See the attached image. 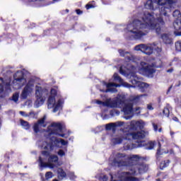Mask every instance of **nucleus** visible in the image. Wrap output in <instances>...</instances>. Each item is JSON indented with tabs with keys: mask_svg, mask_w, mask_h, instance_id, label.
I'll return each instance as SVG.
<instances>
[{
	"mask_svg": "<svg viewBox=\"0 0 181 181\" xmlns=\"http://www.w3.org/2000/svg\"><path fill=\"white\" fill-rule=\"evenodd\" d=\"M21 127L24 128V129H29L30 128V125H29V122L25 120H21Z\"/></svg>",
	"mask_w": 181,
	"mask_h": 181,
	"instance_id": "24",
	"label": "nucleus"
},
{
	"mask_svg": "<svg viewBox=\"0 0 181 181\" xmlns=\"http://www.w3.org/2000/svg\"><path fill=\"white\" fill-rule=\"evenodd\" d=\"M35 87V81L33 79H30L27 85L24 87L21 95V98L22 100H26L32 93H33V88Z\"/></svg>",
	"mask_w": 181,
	"mask_h": 181,
	"instance_id": "11",
	"label": "nucleus"
},
{
	"mask_svg": "<svg viewBox=\"0 0 181 181\" xmlns=\"http://www.w3.org/2000/svg\"><path fill=\"white\" fill-rule=\"evenodd\" d=\"M139 160V156H125L123 153H117L113 161L112 162V166H116L119 168L121 166H131L130 169H132V172L134 170L139 173H145L148 170V165L146 164H138Z\"/></svg>",
	"mask_w": 181,
	"mask_h": 181,
	"instance_id": "4",
	"label": "nucleus"
},
{
	"mask_svg": "<svg viewBox=\"0 0 181 181\" xmlns=\"http://www.w3.org/2000/svg\"><path fill=\"white\" fill-rule=\"evenodd\" d=\"M135 111L137 112V114H141V107H136Z\"/></svg>",
	"mask_w": 181,
	"mask_h": 181,
	"instance_id": "38",
	"label": "nucleus"
},
{
	"mask_svg": "<svg viewBox=\"0 0 181 181\" xmlns=\"http://www.w3.org/2000/svg\"><path fill=\"white\" fill-rule=\"evenodd\" d=\"M76 11L77 15H81V13H83V11H81L80 9H76Z\"/></svg>",
	"mask_w": 181,
	"mask_h": 181,
	"instance_id": "39",
	"label": "nucleus"
},
{
	"mask_svg": "<svg viewBox=\"0 0 181 181\" xmlns=\"http://www.w3.org/2000/svg\"><path fill=\"white\" fill-rule=\"evenodd\" d=\"M152 125H153V130L155 131V132H158V124L153 122Z\"/></svg>",
	"mask_w": 181,
	"mask_h": 181,
	"instance_id": "34",
	"label": "nucleus"
},
{
	"mask_svg": "<svg viewBox=\"0 0 181 181\" xmlns=\"http://www.w3.org/2000/svg\"><path fill=\"white\" fill-rule=\"evenodd\" d=\"M144 127H145V122L142 120H132L130 122L129 129H132V131H136V129H144Z\"/></svg>",
	"mask_w": 181,
	"mask_h": 181,
	"instance_id": "13",
	"label": "nucleus"
},
{
	"mask_svg": "<svg viewBox=\"0 0 181 181\" xmlns=\"http://www.w3.org/2000/svg\"><path fill=\"white\" fill-rule=\"evenodd\" d=\"M175 4H176V0H148L144 5L145 8L155 11L156 9L155 5L161 6L158 10L159 14L156 11L139 14L138 18L127 25V35L134 39H141L142 36L148 34V29H155L157 35H160L162 26L165 25L163 17H165V22H170V16L168 14V12H170Z\"/></svg>",
	"mask_w": 181,
	"mask_h": 181,
	"instance_id": "1",
	"label": "nucleus"
},
{
	"mask_svg": "<svg viewBox=\"0 0 181 181\" xmlns=\"http://www.w3.org/2000/svg\"><path fill=\"white\" fill-rule=\"evenodd\" d=\"M170 135H171V136H173V135H175V132H170Z\"/></svg>",
	"mask_w": 181,
	"mask_h": 181,
	"instance_id": "45",
	"label": "nucleus"
},
{
	"mask_svg": "<svg viewBox=\"0 0 181 181\" xmlns=\"http://www.w3.org/2000/svg\"><path fill=\"white\" fill-rule=\"evenodd\" d=\"M124 122L118 121L115 123H109L106 124L105 129L107 131H111L112 130L113 132H115L117 131V128L119 127H124Z\"/></svg>",
	"mask_w": 181,
	"mask_h": 181,
	"instance_id": "14",
	"label": "nucleus"
},
{
	"mask_svg": "<svg viewBox=\"0 0 181 181\" xmlns=\"http://www.w3.org/2000/svg\"><path fill=\"white\" fill-rule=\"evenodd\" d=\"M147 109L150 110V111H152L153 110V107H152L151 104L147 105Z\"/></svg>",
	"mask_w": 181,
	"mask_h": 181,
	"instance_id": "36",
	"label": "nucleus"
},
{
	"mask_svg": "<svg viewBox=\"0 0 181 181\" xmlns=\"http://www.w3.org/2000/svg\"><path fill=\"white\" fill-rule=\"evenodd\" d=\"M148 135V132L144 130L137 132H129V129H121L120 133L112 139V144L113 145H120L124 141H127L124 143V148L127 151H131V149H135V148H142L145 146V141H141Z\"/></svg>",
	"mask_w": 181,
	"mask_h": 181,
	"instance_id": "2",
	"label": "nucleus"
},
{
	"mask_svg": "<svg viewBox=\"0 0 181 181\" xmlns=\"http://www.w3.org/2000/svg\"><path fill=\"white\" fill-rule=\"evenodd\" d=\"M173 16L176 19V21H180L181 19V13L179 10H175L173 13Z\"/></svg>",
	"mask_w": 181,
	"mask_h": 181,
	"instance_id": "22",
	"label": "nucleus"
},
{
	"mask_svg": "<svg viewBox=\"0 0 181 181\" xmlns=\"http://www.w3.org/2000/svg\"><path fill=\"white\" fill-rule=\"evenodd\" d=\"M169 163H170V160H166L160 163V168L163 170L165 168H168L169 166Z\"/></svg>",
	"mask_w": 181,
	"mask_h": 181,
	"instance_id": "23",
	"label": "nucleus"
},
{
	"mask_svg": "<svg viewBox=\"0 0 181 181\" xmlns=\"http://www.w3.org/2000/svg\"><path fill=\"white\" fill-rule=\"evenodd\" d=\"M54 1V2H57V1H59V0H53Z\"/></svg>",
	"mask_w": 181,
	"mask_h": 181,
	"instance_id": "48",
	"label": "nucleus"
},
{
	"mask_svg": "<svg viewBox=\"0 0 181 181\" xmlns=\"http://www.w3.org/2000/svg\"><path fill=\"white\" fill-rule=\"evenodd\" d=\"M96 104L107 107L108 108H123L125 119H131L134 117V101H125V96L118 95L117 97L113 98H107L105 102L96 100Z\"/></svg>",
	"mask_w": 181,
	"mask_h": 181,
	"instance_id": "3",
	"label": "nucleus"
},
{
	"mask_svg": "<svg viewBox=\"0 0 181 181\" xmlns=\"http://www.w3.org/2000/svg\"><path fill=\"white\" fill-rule=\"evenodd\" d=\"M155 146V141H150L148 142V146L146 149L151 150Z\"/></svg>",
	"mask_w": 181,
	"mask_h": 181,
	"instance_id": "30",
	"label": "nucleus"
},
{
	"mask_svg": "<svg viewBox=\"0 0 181 181\" xmlns=\"http://www.w3.org/2000/svg\"><path fill=\"white\" fill-rule=\"evenodd\" d=\"M86 8V9H91V8H94V5H93V4H87Z\"/></svg>",
	"mask_w": 181,
	"mask_h": 181,
	"instance_id": "35",
	"label": "nucleus"
},
{
	"mask_svg": "<svg viewBox=\"0 0 181 181\" xmlns=\"http://www.w3.org/2000/svg\"><path fill=\"white\" fill-rule=\"evenodd\" d=\"M111 179H112V175H111Z\"/></svg>",
	"mask_w": 181,
	"mask_h": 181,
	"instance_id": "52",
	"label": "nucleus"
},
{
	"mask_svg": "<svg viewBox=\"0 0 181 181\" xmlns=\"http://www.w3.org/2000/svg\"><path fill=\"white\" fill-rule=\"evenodd\" d=\"M1 119H0V128H1Z\"/></svg>",
	"mask_w": 181,
	"mask_h": 181,
	"instance_id": "49",
	"label": "nucleus"
},
{
	"mask_svg": "<svg viewBox=\"0 0 181 181\" xmlns=\"http://www.w3.org/2000/svg\"><path fill=\"white\" fill-rule=\"evenodd\" d=\"M19 114L21 115H22L23 117H28V115H26V113L25 112H23V111H20Z\"/></svg>",
	"mask_w": 181,
	"mask_h": 181,
	"instance_id": "37",
	"label": "nucleus"
},
{
	"mask_svg": "<svg viewBox=\"0 0 181 181\" xmlns=\"http://www.w3.org/2000/svg\"><path fill=\"white\" fill-rule=\"evenodd\" d=\"M156 180H157V181H160V179H157Z\"/></svg>",
	"mask_w": 181,
	"mask_h": 181,
	"instance_id": "50",
	"label": "nucleus"
},
{
	"mask_svg": "<svg viewBox=\"0 0 181 181\" xmlns=\"http://www.w3.org/2000/svg\"><path fill=\"white\" fill-rule=\"evenodd\" d=\"M58 155H59V156H64V155H66V153H64V151L59 150L58 151Z\"/></svg>",
	"mask_w": 181,
	"mask_h": 181,
	"instance_id": "33",
	"label": "nucleus"
},
{
	"mask_svg": "<svg viewBox=\"0 0 181 181\" xmlns=\"http://www.w3.org/2000/svg\"><path fill=\"white\" fill-rule=\"evenodd\" d=\"M58 177L60 180H62V179H64L66 177V173L63 170L62 168H58Z\"/></svg>",
	"mask_w": 181,
	"mask_h": 181,
	"instance_id": "20",
	"label": "nucleus"
},
{
	"mask_svg": "<svg viewBox=\"0 0 181 181\" xmlns=\"http://www.w3.org/2000/svg\"><path fill=\"white\" fill-rule=\"evenodd\" d=\"M170 90H172V86H170V88H168V90L167 91V94H168L170 92Z\"/></svg>",
	"mask_w": 181,
	"mask_h": 181,
	"instance_id": "42",
	"label": "nucleus"
},
{
	"mask_svg": "<svg viewBox=\"0 0 181 181\" xmlns=\"http://www.w3.org/2000/svg\"><path fill=\"white\" fill-rule=\"evenodd\" d=\"M163 114L165 115V117H169V115L170 114V110H169V108L165 107L163 110Z\"/></svg>",
	"mask_w": 181,
	"mask_h": 181,
	"instance_id": "26",
	"label": "nucleus"
},
{
	"mask_svg": "<svg viewBox=\"0 0 181 181\" xmlns=\"http://www.w3.org/2000/svg\"><path fill=\"white\" fill-rule=\"evenodd\" d=\"M63 128L62 127V124L60 123H52L50 126L48 127L47 131L45 132V135L47 139H51V141H56L57 142H60L63 146H66L69 144L66 141H64L63 139H57L54 138V135H58V136H62V138H64V134H60L62 132Z\"/></svg>",
	"mask_w": 181,
	"mask_h": 181,
	"instance_id": "7",
	"label": "nucleus"
},
{
	"mask_svg": "<svg viewBox=\"0 0 181 181\" xmlns=\"http://www.w3.org/2000/svg\"><path fill=\"white\" fill-rule=\"evenodd\" d=\"M127 69L131 70V72L129 74H127V72L124 71V69H122V66H121L119 69V73L122 76H128L129 77H130L129 81L130 83H132V84H133V86L130 85L127 82H124V80H122V78H121V77L118 76V74H115L113 75L114 80L120 83L123 86V87H127V88H131V87H138L139 91H141V93H145V91L148 90V87H149V85L145 82H141V78H139L138 75L135 74L134 71H136V67H135V66L134 65H131L130 68L129 66Z\"/></svg>",
	"mask_w": 181,
	"mask_h": 181,
	"instance_id": "5",
	"label": "nucleus"
},
{
	"mask_svg": "<svg viewBox=\"0 0 181 181\" xmlns=\"http://www.w3.org/2000/svg\"><path fill=\"white\" fill-rule=\"evenodd\" d=\"M141 71H144V73H148V74H153L155 73V69H153L151 66H148V64H146L144 62H141Z\"/></svg>",
	"mask_w": 181,
	"mask_h": 181,
	"instance_id": "18",
	"label": "nucleus"
},
{
	"mask_svg": "<svg viewBox=\"0 0 181 181\" xmlns=\"http://www.w3.org/2000/svg\"><path fill=\"white\" fill-rule=\"evenodd\" d=\"M172 71H173V69H168V73H172Z\"/></svg>",
	"mask_w": 181,
	"mask_h": 181,
	"instance_id": "44",
	"label": "nucleus"
},
{
	"mask_svg": "<svg viewBox=\"0 0 181 181\" xmlns=\"http://www.w3.org/2000/svg\"><path fill=\"white\" fill-rule=\"evenodd\" d=\"M110 115L114 117L115 115H119V110H113L110 111Z\"/></svg>",
	"mask_w": 181,
	"mask_h": 181,
	"instance_id": "29",
	"label": "nucleus"
},
{
	"mask_svg": "<svg viewBox=\"0 0 181 181\" xmlns=\"http://www.w3.org/2000/svg\"><path fill=\"white\" fill-rule=\"evenodd\" d=\"M174 121H177V117H175V118H174Z\"/></svg>",
	"mask_w": 181,
	"mask_h": 181,
	"instance_id": "47",
	"label": "nucleus"
},
{
	"mask_svg": "<svg viewBox=\"0 0 181 181\" xmlns=\"http://www.w3.org/2000/svg\"><path fill=\"white\" fill-rule=\"evenodd\" d=\"M47 119V116L44 115L42 118L38 120L37 123H35L33 127L34 132L35 134H37L39 132L40 127H46L45 121Z\"/></svg>",
	"mask_w": 181,
	"mask_h": 181,
	"instance_id": "16",
	"label": "nucleus"
},
{
	"mask_svg": "<svg viewBox=\"0 0 181 181\" xmlns=\"http://www.w3.org/2000/svg\"><path fill=\"white\" fill-rule=\"evenodd\" d=\"M173 27L175 30H180L181 29V21L175 20L173 23Z\"/></svg>",
	"mask_w": 181,
	"mask_h": 181,
	"instance_id": "21",
	"label": "nucleus"
},
{
	"mask_svg": "<svg viewBox=\"0 0 181 181\" xmlns=\"http://www.w3.org/2000/svg\"><path fill=\"white\" fill-rule=\"evenodd\" d=\"M30 2H36L37 0H28ZM38 1H44V0H38Z\"/></svg>",
	"mask_w": 181,
	"mask_h": 181,
	"instance_id": "43",
	"label": "nucleus"
},
{
	"mask_svg": "<svg viewBox=\"0 0 181 181\" xmlns=\"http://www.w3.org/2000/svg\"><path fill=\"white\" fill-rule=\"evenodd\" d=\"M57 94V90L54 88H52L50 91V95L47 100V107L49 110L53 109V112H57L59 110H62L63 107V100L59 99L57 102H56V99L54 97H56Z\"/></svg>",
	"mask_w": 181,
	"mask_h": 181,
	"instance_id": "8",
	"label": "nucleus"
},
{
	"mask_svg": "<svg viewBox=\"0 0 181 181\" xmlns=\"http://www.w3.org/2000/svg\"><path fill=\"white\" fill-rule=\"evenodd\" d=\"M141 97H146V94H143V95H137V96L136 97V99L141 98Z\"/></svg>",
	"mask_w": 181,
	"mask_h": 181,
	"instance_id": "40",
	"label": "nucleus"
},
{
	"mask_svg": "<svg viewBox=\"0 0 181 181\" xmlns=\"http://www.w3.org/2000/svg\"><path fill=\"white\" fill-rule=\"evenodd\" d=\"M174 33H175V36H181V32L175 31Z\"/></svg>",
	"mask_w": 181,
	"mask_h": 181,
	"instance_id": "41",
	"label": "nucleus"
},
{
	"mask_svg": "<svg viewBox=\"0 0 181 181\" xmlns=\"http://www.w3.org/2000/svg\"><path fill=\"white\" fill-rule=\"evenodd\" d=\"M12 100L14 101V103H18L19 101V93H16L13 95Z\"/></svg>",
	"mask_w": 181,
	"mask_h": 181,
	"instance_id": "25",
	"label": "nucleus"
},
{
	"mask_svg": "<svg viewBox=\"0 0 181 181\" xmlns=\"http://www.w3.org/2000/svg\"><path fill=\"white\" fill-rule=\"evenodd\" d=\"M158 132H162V128H160V129H158Z\"/></svg>",
	"mask_w": 181,
	"mask_h": 181,
	"instance_id": "46",
	"label": "nucleus"
},
{
	"mask_svg": "<svg viewBox=\"0 0 181 181\" xmlns=\"http://www.w3.org/2000/svg\"><path fill=\"white\" fill-rule=\"evenodd\" d=\"M53 177V173L52 172H47L45 174V178L47 180H49V179H52Z\"/></svg>",
	"mask_w": 181,
	"mask_h": 181,
	"instance_id": "28",
	"label": "nucleus"
},
{
	"mask_svg": "<svg viewBox=\"0 0 181 181\" xmlns=\"http://www.w3.org/2000/svg\"><path fill=\"white\" fill-rule=\"evenodd\" d=\"M103 86H105L106 90H100L103 93H117V87H119V84L114 83H109L103 81L102 83Z\"/></svg>",
	"mask_w": 181,
	"mask_h": 181,
	"instance_id": "12",
	"label": "nucleus"
},
{
	"mask_svg": "<svg viewBox=\"0 0 181 181\" xmlns=\"http://www.w3.org/2000/svg\"><path fill=\"white\" fill-rule=\"evenodd\" d=\"M175 45V49L177 52H181V41L180 40L177 41Z\"/></svg>",
	"mask_w": 181,
	"mask_h": 181,
	"instance_id": "27",
	"label": "nucleus"
},
{
	"mask_svg": "<svg viewBox=\"0 0 181 181\" xmlns=\"http://www.w3.org/2000/svg\"><path fill=\"white\" fill-rule=\"evenodd\" d=\"M158 146L159 148L157 150V155L158 156H160V155H163L164 153H168V152L160 151L162 147L168 146V139L165 137H160V140L158 141Z\"/></svg>",
	"mask_w": 181,
	"mask_h": 181,
	"instance_id": "15",
	"label": "nucleus"
},
{
	"mask_svg": "<svg viewBox=\"0 0 181 181\" xmlns=\"http://www.w3.org/2000/svg\"><path fill=\"white\" fill-rule=\"evenodd\" d=\"M158 45V44L156 42L148 44L147 45L145 44H140L134 47V50L136 52H141L142 53H144V54L151 56V54L153 53V50H156L158 53L162 51V49Z\"/></svg>",
	"mask_w": 181,
	"mask_h": 181,
	"instance_id": "9",
	"label": "nucleus"
},
{
	"mask_svg": "<svg viewBox=\"0 0 181 181\" xmlns=\"http://www.w3.org/2000/svg\"><path fill=\"white\" fill-rule=\"evenodd\" d=\"M161 38L165 45H170V43H172V38L169 34H163Z\"/></svg>",
	"mask_w": 181,
	"mask_h": 181,
	"instance_id": "19",
	"label": "nucleus"
},
{
	"mask_svg": "<svg viewBox=\"0 0 181 181\" xmlns=\"http://www.w3.org/2000/svg\"><path fill=\"white\" fill-rule=\"evenodd\" d=\"M49 94V90L47 89L42 88L39 86H35V98L36 100L34 103V107L35 108H39L41 105L45 104V101H46V98Z\"/></svg>",
	"mask_w": 181,
	"mask_h": 181,
	"instance_id": "10",
	"label": "nucleus"
},
{
	"mask_svg": "<svg viewBox=\"0 0 181 181\" xmlns=\"http://www.w3.org/2000/svg\"><path fill=\"white\" fill-rule=\"evenodd\" d=\"M37 145L39 148L45 150L41 152V155L39 157V165L41 168H50L51 169H53V168L56 166L54 163L59 160V157H57V156H50V152L54 149V146H53V144L48 143L43 140L37 141Z\"/></svg>",
	"mask_w": 181,
	"mask_h": 181,
	"instance_id": "6",
	"label": "nucleus"
},
{
	"mask_svg": "<svg viewBox=\"0 0 181 181\" xmlns=\"http://www.w3.org/2000/svg\"><path fill=\"white\" fill-rule=\"evenodd\" d=\"M108 180V177L107 175H102L99 177V181H107Z\"/></svg>",
	"mask_w": 181,
	"mask_h": 181,
	"instance_id": "32",
	"label": "nucleus"
},
{
	"mask_svg": "<svg viewBox=\"0 0 181 181\" xmlns=\"http://www.w3.org/2000/svg\"><path fill=\"white\" fill-rule=\"evenodd\" d=\"M119 53L122 57H125L126 60L135 63V57L129 52H125L122 49H119Z\"/></svg>",
	"mask_w": 181,
	"mask_h": 181,
	"instance_id": "17",
	"label": "nucleus"
},
{
	"mask_svg": "<svg viewBox=\"0 0 181 181\" xmlns=\"http://www.w3.org/2000/svg\"><path fill=\"white\" fill-rule=\"evenodd\" d=\"M66 12H69V10H68V9H66Z\"/></svg>",
	"mask_w": 181,
	"mask_h": 181,
	"instance_id": "51",
	"label": "nucleus"
},
{
	"mask_svg": "<svg viewBox=\"0 0 181 181\" xmlns=\"http://www.w3.org/2000/svg\"><path fill=\"white\" fill-rule=\"evenodd\" d=\"M68 177H69V179H71V180H74V179H76V177L74 175V173L73 172L69 173Z\"/></svg>",
	"mask_w": 181,
	"mask_h": 181,
	"instance_id": "31",
	"label": "nucleus"
}]
</instances>
